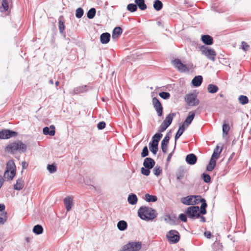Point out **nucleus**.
<instances>
[{
    "label": "nucleus",
    "instance_id": "nucleus-27",
    "mask_svg": "<svg viewBox=\"0 0 251 251\" xmlns=\"http://www.w3.org/2000/svg\"><path fill=\"white\" fill-rule=\"evenodd\" d=\"M216 164V160L211 158L210 162L206 167V170L208 171H212L215 168Z\"/></svg>",
    "mask_w": 251,
    "mask_h": 251
},
{
    "label": "nucleus",
    "instance_id": "nucleus-57",
    "mask_svg": "<svg viewBox=\"0 0 251 251\" xmlns=\"http://www.w3.org/2000/svg\"><path fill=\"white\" fill-rule=\"evenodd\" d=\"M105 126V123L104 122H100L97 126V127L99 129H103Z\"/></svg>",
    "mask_w": 251,
    "mask_h": 251
},
{
    "label": "nucleus",
    "instance_id": "nucleus-37",
    "mask_svg": "<svg viewBox=\"0 0 251 251\" xmlns=\"http://www.w3.org/2000/svg\"><path fill=\"white\" fill-rule=\"evenodd\" d=\"M207 90L210 93H215L218 91V87L214 84H210L208 85Z\"/></svg>",
    "mask_w": 251,
    "mask_h": 251
},
{
    "label": "nucleus",
    "instance_id": "nucleus-60",
    "mask_svg": "<svg viewBox=\"0 0 251 251\" xmlns=\"http://www.w3.org/2000/svg\"><path fill=\"white\" fill-rule=\"evenodd\" d=\"M150 144L158 146V142H157V140L152 139V142L150 143Z\"/></svg>",
    "mask_w": 251,
    "mask_h": 251
},
{
    "label": "nucleus",
    "instance_id": "nucleus-11",
    "mask_svg": "<svg viewBox=\"0 0 251 251\" xmlns=\"http://www.w3.org/2000/svg\"><path fill=\"white\" fill-rule=\"evenodd\" d=\"M173 64L175 68L181 73L188 71L186 65L183 64L179 59H176L173 61Z\"/></svg>",
    "mask_w": 251,
    "mask_h": 251
},
{
    "label": "nucleus",
    "instance_id": "nucleus-44",
    "mask_svg": "<svg viewBox=\"0 0 251 251\" xmlns=\"http://www.w3.org/2000/svg\"><path fill=\"white\" fill-rule=\"evenodd\" d=\"M153 174L155 176H159L162 173V169L160 166H156L154 167V168L153 170Z\"/></svg>",
    "mask_w": 251,
    "mask_h": 251
},
{
    "label": "nucleus",
    "instance_id": "nucleus-7",
    "mask_svg": "<svg viewBox=\"0 0 251 251\" xmlns=\"http://www.w3.org/2000/svg\"><path fill=\"white\" fill-rule=\"evenodd\" d=\"M186 214L190 218H198L200 217V208L198 206H192L187 208Z\"/></svg>",
    "mask_w": 251,
    "mask_h": 251
},
{
    "label": "nucleus",
    "instance_id": "nucleus-45",
    "mask_svg": "<svg viewBox=\"0 0 251 251\" xmlns=\"http://www.w3.org/2000/svg\"><path fill=\"white\" fill-rule=\"evenodd\" d=\"M7 220L6 213L0 214V224H4Z\"/></svg>",
    "mask_w": 251,
    "mask_h": 251
},
{
    "label": "nucleus",
    "instance_id": "nucleus-55",
    "mask_svg": "<svg viewBox=\"0 0 251 251\" xmlns=\"http://www.w3.org/2000/svg\"><path fill=\"white\" fill-rule=\"evenodd\" d=\"M162 137V134L161 133H156L154 135V136L152 137V139L156 140L158 142H159V140Z\"/></svg>",
    "mask_w": 251,
    "mask_h": 251
},
{
    "label": "nucleus",
    "instance_id": "nucleus-1",
    "mask_svg": "<svg viewBox=\"0 0 251 251\" xmlns=\"http://www.w3.org/2000/svg\"><path fill=\"white\" fill-rule=\"evenodd\" d=\"M138 216L143 220H151L156 217L155 210L148 206L141 207L138 211Z\"/></svg>",
    "mask_w": 251,
    "mask_h": 251
},
{
    "label": "nucleus",
    "instance_id": "nucleus-8",
    "mask_svg": "<svg viewBox=\"0 0 251 251\" xmlns=\"http://www.w3.org/2000/svg\"><path fill=\"white\" fill-rule=\"evenodd\" d=\"M168 240L172 243H176L180 239L179 233L176 230H171L166 235Z\"/></svg>",
    "mask_w": 251,
    "mask_h": 251
},
{
    "label": "nucleus",
    "instance_id": "nucleus-54",
    "mask_svg": "<svg viewBox=\"0 0 251 251\" xmlns=\"http://www.w3.org/2000/svg\"><path fill=\"white\" fill-rule=\"evenodd\" d=\"M84 14V11L81 7L78 8L76 10L75 16H83Z\"/></svg>",
    "mask_w": 251,
    "mask_h": 251
},
{
    "label": "nucleus",
    "instance_id": "nucleus-13",
    "mask_svg": "<svg viewBox=\"0 0 251 251\" xmlns=\"http://www.w3.org/2000/svg\"><path fill=\"white\" fill-rule=\"evenodd\" d=\"M195 116V113L193 111H191L189 113L188 117L186 118L185 120L184 121L183 125H182L183 126L187 128L189 125L193 121L194 117Z\"/></svg>",
    "mask_w": 251,
    "mask_h": 251
},
{
    "label": "nucleus",
    "instance_id": "nucleus-9",
    "mask_svg": "<svg viewBox=\"0 0 251 251\" xmlns=\"http://www.w3.org/2000/svg\"><path fill=\"white\" fill-rule=\"evenodd\" d=\"M185 101L190 106H195L199 103V100L197 96L193 94L187 95L185 98Z\"/></svg>",
    "mask_w": 251,
    "mask_h": 251
},
{
    "label": "nucleus",
    "instance_id": "nucleus-22",
    "mask_svg": "<svg viewBox=\"0 0 251 251\" xmlns=\"http://www.w3.org/2000/svg\"><path fill=\"white\" fill-rule=\"evenodd\" d=\"M201 39L202 41L206 45H211L213 43L212 37L209 35H202Z\"/></svg>",
    "mask_w": 251,
    "mask_h": 251
},
{
    "label": "nucleus",
    "instance_id": "nucleus-26",
    "mask_svg": "<svg viewBox=\"0 0 251 251\" xmlns=\"http://www.w3.org/2000/svg\"><path fill=\"white\" fill-rule=\"evenodd\" d=\"M135 2L139 8L142 10H144L147 8V5L145 4L144 0H135Z\"/></svg>",
    "mask_w": 251,
    "mask_h": 251
},
{
    "label": "nucleus",
    "instance_id": "nucleus-40",
    "mask_svg": "<svg viewBox=\"0 0 251 251\" xmlns=\"http://www.w3.org/2000/svg\"><path fill=\"white\" fill-rule=\"evenodd\" d=\"M58 24L59 31L60 33H62L65 29L64 21L62 18H59Z\"/></svg>",
    "mask_w": 251,
    "mask_h": 251
},
{
    "label": "nucleus",
    "instance_id": "nucleus-30",
    "mask_svg": "<svg viewBox=\"0 0 251 251\" xmlns=\"http://www.w3.org/2000/svg\"><path fill=\"white\" fill-rule=\"evenodd\" d=\"M213 251H222L223 245L219 242H215L212 246Z\"/></svg>",
    "mask_w": 251,
    "mask_h": 251
},
{
    "label": "nucleus",
    "instance_id": "nucleus-4",
    "mask_svg": "<svg viewBox=\"0 0 251 251\" xmlns=\"http://www.w3.org/2000/svg\"><path fill=\"white\" fill-rule=\"evenodd\" d=\"M201 196L199 195L188 196L181 199V202L185 205H195L200 202Z\"/></svg>",
    "mask_w": 251,
    "mask_h": 251
},
{
    "label": "nucleus",
    "instance_id": "nucleus-3",
    "mask_svg": "<svg viewBox=\"0 0 251 251\" xmlns=\"http://www.w3.org/2000/svg\"><path fill=\"white\" fill-rule=\"evenodd\" d=\"M16 175V166L13 160H9L6 164V170L4 176L8 180H12Z\"/></svg>",
    "mask_w": 251,
    "mask_h": 251
},
{
    "label": "nucleus",
    "instance_id": "nucleus-52",
    "mask_svg": "<svg viewBox=\"0 0 251 251\" xmlns=\"http://www.w3.org/2000/svg\"><path fill=\"white\" fill-rule=\"evenodd\" d=\"M96 10L95 8H91L87 12V16H95Z\"/></svg>",
    "mask_w": 251,
    "mask_h": 251
},
{
    "label": "nucleus",
    "instance_id": "nucleus-42",
    "mask_svg": "<svg viewBox=\"0 0 251 251\" xmlns=\"http://www.w3.org/2000/svg\"><path fill=\"white\" fill-rule=\"evenodd\" d=\"M184 174L185 171H184V170L181 169H178L176 173L177 179H180L182 178L184 176Z\"/></svg>",
    "mask_w": 251,
    "mask_h": 251
},
{
    "label": "nucleus",
    "instance_id": "nucleus-50",
    "mask_svg": "<svg viewBox=\"0 0 251 251\" xmlns=\"http://www.w3.org/2000/svg\"><path fill=\"white\" fill-rule=\"evenodd\" d=\"M148 154H149V151H148V148L147 146H145L143 149L142 152L141 153V156L142 157H145L147 156V155H148Z\"/></svg>",
    "mask_w": 251,
    "mask_h": 251
},
{
    "label": "nucleus",
    "instance_id": "nucleus-48",
    "mask_svg": "<svg viewBox=\"0 0 251 251\" xmlns=\"http://www.w3.org/2000/svg\"><path fill=\"white\" fill-rule=\"evenodd\" d=\"M48 169L50 173H53L56 172V167L53 164L49 165L48 166Z\"/></svg>",
    "mask_w": 251,
    "mask_h": 251
},
{
    "label": "nucleus",
    "instance_id": "nucleus-19",
    "mask_svg": "<svg viewBox=\"0 0 251 251\" xmlns=\"http://www.w3.org/2000/svg\"><path fill=\"white\" fill-rule=\"evenodd\" d=\"M197 160V156L194 154H189L186 156V161L190 165L195 164L196 163Z\"/></svg>",
    "mask_w": 251,
    "mask_h": 251
},
{
    "label": "nucleus",
    "instance_id": "nucleus-64",
    "mask_svg": "<svg viewBox=\"0 0 251 251\" xmlns=\"http://www.w3.org/2000/svg\"><path fill=\"white\" fill-rule=\"evenodd\" d=\"M200 220L202 222H205V218L203 216H201L200 217Z\"/></svg>",
    "mask_w": 251,
    "mask_h": 251
},
{
    "label": "nucleus",
    "instance_id": "nucleus-10",
    "mask_svg": "<svg viewBox=\"0 0 251 251\" xmlns=\"http://www.w3.org/2000/svg\"><path fill=\"white\" fill-rule=\"evenodd\" d=\"M17 133L8 129H3L0 131V139H6L12 137H15Z\"/></svg>",
    "mask_w": 251,
    "mask_h": 251
},
{
    "label": "nucleus",
    "instance_id": "nucleus-21",
    "mask_svg": "<svg viewBox=\"0 0 251 251\" xmlns=\"http://www.w3.org/2000/svg\"><path fill=\"white\" fill-rule=\"evenodd\" d=\"M110 34L108 32L103 33L100 36V41L102 44H107L109 42Z\"/></svg>",
    "mask_w": 251,
    "mask_h": 251
},
{
    "label": "nucleus",
    "instance_id": "nucleus-38",
    "mask_svg": "<svg viewBox=\"0 0 251 251\" xmlns=\"http://www.w3.org/2000/svg\"><path fill=\"white\" fill-rule=\"evenodd\" d=\"M185 127L181 126L179 127L177 132H176L175 136V142L179 138V137L182 134L185 129Z\"/></svg>",
    "mask_w": 251,
    "mask_h": 251
},
{
    "label": "nucleus",
    "instance_id": "nucleus-17",
    "mask_svg": "<svg viewBox=\"0 0 251 251\" xmlns=\"http://www.w3.org/2000/svg\"><path fill=\"white\" fill-rule=\"evenodd\" d=\"M123 32L122 29L120 27H115L112 32V38L113 39L117 40L122 34Z\"/></svg>",
    "mask_w": 251,
    "mask_h": 251
},
{
    "label": "nucleus",
    "instance_id": "nucleus-61",
    "mask_svg": "<svg viewBox=\"0 0 251 251\" xmlns=\"http://www.w3.org/2000/svg\"><path fill=\"white\" fill-rule=\"evenodd\" d=\"M172 155H173V152H171L170 153H169V155H168V157H167V161L168 162H169L170 160H171V159L172 158Z\"/></svg>",
    "mask_w": 251,
    "mask_h": 251
},
{
    "label": "nucleus",
    "instance_id": "nucleus-33",
    "mask_svg": "<svg viewBox=\"0 0 251 251\" xmlns=\"http://www.w3.org/2000/svg\"><path fill=\"white\" fill-rule=\"evenodd\" d=\"M163 6L162 2L159 0H155L153 3V8L156 11L160 10Z\"/></svg>",
    "mask_w": 251,
    "mask_h": 251
},
{
    "label": "nucleus",
    "instance_id": "nucleus-24",
    "mask_svg": "<svg viewBox=\"0 0 251 251\" xmlns=\"http://www.w3.org/2000/svg\"><path fill=\"white\" fill-rule=\"evenodd\" d=\"M176 116V114L175 113H171L168 114L166 117L165 119L163 121V122L167 124L168 126H170L173 121V118Z\"/></svg>",
    "mask_w": 251,
    "mask_h": 251
},
{
    "label": "nucleus",
    "instance_id": "nucleus-36",
    "mask_svg": "<svg viewBox=\"0 0 251 251\" xmlns=\"http://www.w3.org/2000/svg\"><path fill=\"white\" fill-rule=\"evenodd\" d=\"M117 227L120 230H124L127 227V224L125 221H120L118 223Z\"/></svg>",
    "mask_w": 251,
    "mask_h": 251
},
{
    "label": "nucleus",
    "instance_id": "nucleus-6",
    "mask_svg": "<svg viewBox=\"0 0 251 251\" xmlns=\"http://www.w3.org/2000/svg\"><path fill=\"white\" fill-rule=\"evenodd\" d=\"M200 50L201 53L206 56L209 59L212 61L215 60L216 53L214 49L203 46L201 47Z\"/></svg>",
    "mask_w": 251,
    "mask_h": 251
},
{
    "label": "nucleus",
    "instance_id": "nucleus-58",
    "mask_svg": "<svg viewBox=\"0 0 251 251\" xmlns=\"http://www.w3.org/2000/svg\"><path fill=\"white\" fill-rule=\"evenodd\" d=\"M179 218L183 222H186L187 221V217L184 214H180L179 215Z\"/></svg>",
    "mask_w": 251,
    "mask_h": 251
},
{
    "label": "nucleus",
    "instance_id": "nucleus-35",
    "mask_svg": "<svg viewBox=\"0 0 251 251\" xmlns=\"http://www.w3.org/2000/svg\"><path fill=\"white\" fill-rule=\"evenodd\" d=\"M164 220L171 225H176V221L172 218L169 215H165Z\"/></svg>",
    "mask_w": 251,
    "mask_h": 251
},
{
    "label": "nucleus",
    "instance_id": "nucleus-41",
    "mask_svg": "<svg viewBox=\"0 0 251 251\" xmlns=\"http://www.w3.org/2000/svg\"><path fill=\"white\" fill-rule=\"evenodd\" d=\"M238 100L240 103L242 104H245L248 103L249 100L247 96L244 95H241L238 99Z\"/></svg>",
    "mask_w": 251,
    "mask_h": 251
},
{
    "label": "nucleus",
    "instance_id": "nucleus-28",
    "mask_svg": "<svg viewBox=\"0 0 251 251\" xmlns=\"http://www.w3.org/2000/svg\"><path fill=\"white\" fill-rule=\"evenodd\" d=\"M9 8V4L7 0H2L1 5L0 6V11L4 12L7 11Z\"/></svg>",
    "mask_w": 251,
    "mask_h": 251
},
{
    "label": "nucleus",
    "instance_id": "nucleus-18",
    "mask_svg": "<svg viewBox=\"0 0 251 251\" xmlns=\"http://www.w3.org/2000/svg\"><path fill=\"white\" fill-rule=\"evenodd\" d=\"M222 150L223 148H220L219 146H217L214 150V151L211 158L215 160L218 159L222 152Z\"/></svg>",
    "mask_w": 251,
    "mask_h": 251
},
{
    "label": "nucleus",
    "instance_id": "nucleus-16",
    "mask_svg": "<svg viewBox=\"0 0 251 251\" xmlns=\"http://www.w3.org/2000/svg\"><path fill=\"white\" fill-rule=\"evenodd\" d=\"M143 165L145 168H152L155 165V161L151 158H146L144 161Z\"/></svg>",
    "mask_w": 251,
    "mask_h": 251
},
{
    "label": "nucleus",
    "instance_id": "nucleus-56",
    "mask_svg": "<svg viewBox=\"0 0 251 251\" xmlns=\"http://www.w3.org/2000/svg\"><path fill=\"white\" fill-rule=\"evenodd\" d=\"M242 48L244 50L247 51L249 49L250 46L249 45L247 44V43H246L245 42H242Z\"/></svg>",
    "mask_w": 251,
    "mask_h": 251
},
{
    "label": "nucleus",
    "instance_id": "nucleus-14",
    "mask_svg": "<svg viewBox=\"0 0 251 251\" xmlns=\"http://www.w3.org/2000/svg\"><path fill=\"white\" fill-rule=\"evenodd\" d=\"M73 198L71 196L67 197L64 199V203L67 211H69L73 205Z\"/></svg>",
    "mask_w": 251,
    "mask_h": 251
},
{
    "label": "nucleus",
    "instance_id": "nucleus-25",
    "mask_svg": "<svg viewBox=\"0 0 251 251\" xmlns=\"http://www.w3.org/2000/svg\"><path fill=\"white\" fill-rule=\"evenodd\" d=\"M202 81V77L201 75L195 76L192 80V84L195 87H198L201 85Z\"/></svg>",
    "mask_w": 251,
    "mask_h": 251
},
{
    "label": "nucleus",
    "instance_id": "nucleus-39",
    "mask_svg": "<svg viewBox=\"0 0 251 251\" xmlns=\"http://www.w3.org/2000/svg\"><path fill=\"white\" fill-rule=\"evenodd\" d=\"M43 229L41 226L36 225L34 226L33 229V231L36 234H40L43 232Z\"/></svg>",
    "mask_w": 251,
    "mask_h": 251
},
{
    "label": "nucleus",
    "instance_id": "nucleus-2",
    "mask_svg": "<svg viewBox=\"0 0 251 251\" xmlns=\"http://www.w3.org/2000/svg\"><path fill=\"white\" fill-rule=\"evenodd\" d=\"M26 145L20 141H15L9 144L5 148V151L8 152H25L26 150Z\"/></svg>",
    "mask_w": 251,
    "mask_h": 251
},
{
    "label": "nucleus",
    "instance_id": "nucleus-34",
    "mask_svg": "<svg viewBox=\"0 0 251 251\" xmlns=\"http://www.w3.org/2000/svg\"><path fill=\"white\" fill-rule=\"evenodd\" d=\"M145 197L146 201L148 202H155L157 200V198L156 196L150 195L149 194H146Z\"/></svg>",
    "mask_w": 251,
    "mask_h": 251
},
{
    "label": "nucleus",
    "instance_id": "nucleus-47",
    "mask_svg": "<svg viewBox=\"0 0 251 251\" xmlns=\"http://www.w3.org/2000/svg\"><path fill=\"white\" fill-rule=\"evenodd\" d=\"M160 97L164 99H168L170 97V94L168 92H162L159 94Z\"/></svg>",
    "mask_w": 251,
    "mask_h": 251
},
{
    "label": "nucleus",
    "instance_id": "nucleus-15",
    "mask_svg": "<svg viewBox=\"0 0 251 251\" xmlns=\"http://www.w3.org/2000/svg\"><path fill=\"white\" fill-rule=\"evenodd\" d=\"M43 132L45 135H49L51 136H54L55 133V126L53 125L50 127H45L43 129Z\"/></svg>",
    "mask_w": 251,
    "mask_h": 251
},
{
    "label": "nucleus",
    "instance_id": "nucleus-43",
    "mask_svg": "<svg viewBox=\"0 0 251 251\" xmlns=\"http://www.w3.org/2000/svg\"><path fill=\"white\" fill-rule=\"evenodd\" d=\"M127 9L130 12H134L137 10V5L133 3H130L127 5Z\"/></svg>",
    "mask_w": 251,
    "mask_h": 251
},
{
    "label": "nucleus",
    "instance_id": "nucleus-59",
    "mask_svg": "<svg viewBox=\"0 0 251 251\" xmlns=\"http://www.w3.org/2000/svg\"><path fill=\"white\" fill-rule=\"evenodd\" d=\"M204 234V236L207 238H210L211 236V232L210 231H205Z\"/></svg>",
    "mask_w": 251,
    "mask_h": 251
},
{
    "label": "nucleus",
    "instance_id": "nucleus-46",
    "mask_svg": "<svg viewBox=\"0 0 251 251\" xmlns=\"http://www.w3.org/2000/svg\"><path fill=\"white\" fill-rule=\"evenodd\" d=\"M149 148L150 151L154 154H156L158 151V146L154 145L149 144Z\"/></svg>",
    "mask_w": 251,
    "mask_h": 251
},
{
    "label": "nucleus",
    "instance_id": "nucleus-5",
    "mask_svg": "<svg viewBox=\"0 0 251 251\" xmlns=\"http://www.w3.org/2000/svg\"><path fill=\"white\" fill-rule=\"evenodd\" d=\"M142 247L140 242H130L124 246L120 251H139Z\"/></svg>",
    "mask_w": 251,
    "mask_h": 251
},
{
    "label": "nucleus",
    "instance_id": "nucleus-63",
    "mask_svg": "<svg viewBox=\"0 0 251 251\" xmlns=\"http://www.w3.org/2000/svg\"><path fill=\"white\" fill-rule=\"evenodd\" d=\"M5 209V205L3 204H0V211H3Z\"/></svg>",
    "mask_w": 251,
    "mask_h": 251
},
{
    "label": "nucleus",
    "instance_id": "nucleus-23",
    "mask_svg": "<svg viewBox=\"0 0 251 251\" xmlns=\"http://www.w3.org/2000/svg\"><path fill=\"white\" fill-rule=\"evenodd\" d=\"M24 187V180L22 178H18L16 183L14 186V188L17 190H21Z\"/></svg>",
    "mask_w": 251,
    "mask_h": 251
},
{
    "label": "nucleus",
    "instance_id": "nucleus-62",
    "mask_svg": "<svg viewBox=\"0 0 251 251\" xmlns=\"http://www.w3.org/2000/svg\"><path fill=\"white\" fill-rule=\"evenodd\" d=\"M3 182V179L1 176H0V188L2 185Z\"/></svg>",
    "mask_w": 251,
    "mask_h": 251
},
{
    "label": "nucleus",
    "instance_id": "nucleus-51",
    "mask_svg": "<svg viewBox=\"0 0 251 251\" xmlns=\"http://www.w3.org/2000/svg\"><path fill=\"white\" fill-rule=\"evenodd\" d=\"M203 179L205 182L208 183L211 180V177L209 175L203 174Z\"/></svg>",
    "mask_w": 251,
    "mask_h": 251
},
{
    "label": "nucleus",
    "instance_id": "nucleus-49",
    "mask_svg": "<svg viewBox=\"0 0 251 251\" xmlns=\"http://www.w3.org/2000/svg\"><path fill=\"white\" fill-rule=\"evenodd\" d=\"M168 126H169L163 122L160 126L159 131L160 132H163L167 128Z\"/></svg>",
    "mask_w": 251,
    "mask_h": 251
},
{
    "label": "nucleus",
    "instance_id": "nucleus-31",
    "mask_svg": "<svg viewBox=\"0 0 251 251\" xmlns=\"http://www.w3.org/2000/svg\"><path fill=\"white\" fill-rule=\"evenodd\" d=\"M137 197L135 194H131L128 197V202L132 205L135 204L137 202Z\"/></svg>",
    "mask_w": 251,
    "mask_h": 251
},
{
    "label": "nucleus",
    "instance_id": "nucleus-12",
    "mask_svg": "<svg viewBox=\"0 0 251 251\" xmlns=\"http://www.w3.org/2000/svg\"><path fill=\"white\" fill-rule=\"evenodd\" d=\"M152 101L158 116H161L163 112V107L160 102L156 98H153Z\"/></svg>",
    "mask_w": 251,
    "mask_h": 251
},
{
    "label": "nucleus",
    "instance_id": "nucleus-53",
    "mask_svg": "<svg viewBox=\"0 0 251 251\" xmlns=\"http://www.w3.org/2000/svg\"><path fill=\"white\" fill-rule=\"evenodd\" d=\"M141 172L143 175L148 176L150 173V169L142 167L141 168Z\"/></svg>",
    "mask_w": 251,
    "mask_h": 251
},
{
    "label": "nucleus",
    "instance_id": "nucleus-29",
    "mask_svg": "<svg viewBox=\"0 0 251 251\" xmlns=\"http://www.w3.org/2000/svg\"><path fill=\"white\" fill-rule=\"evenodd\" d=\"M200 202H202V203L201 206V210L200 211V212L203 215L205 214L206 213V207L207 206L205 201L204 199L201 198V201Z\"/></svg>",
    "mask_w": 251,
    "mask_h": 251
},
{
    "label": "nucleus",
    "instance_id": "nucleus-20",
    "mask_svg": "<svg viewBox=\"0 0 251 251\" xmlns=\"http://www.w3.org/2000/svg\"><path fill=\"white\" fill-rule=\"evenodd\" d=\"M170 137L169 136L166 135L161 142V149L162 151L166 153L167 151V146L169 143Z\"/></svg>",
    "mask_w": 251,
    "mask_h": 251
},
{
    "label": "nucleus",
    "instance_id": "nucleus-32",
    "mask_svg": "<svg viewBox=\"0 0 251 251\" xmlns=\"http://www.w3.org/2000/svg\"><path fill=\"white\" fill-rule=\"evenodd\" d=\"M223 136L225 137L228 134L229 131L230 127L228 124L226 123V122L223 125Z\"/></svg>",
    "mask_w": 251,
    "mask_h": 251
}]
</instances>
